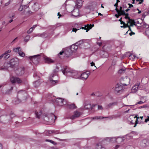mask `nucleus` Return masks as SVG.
<instances>
[{"mask_svg": "<svg viewBox=\"0 0 149 149\" xmlns=\"http://www.w3.org/2000/svg\"><path fill=\"white\" fill-rule=\"evenodd\" d=\"M63 74L66 76L72 77V78L79 79L80 77V73L77 71L71 70L68 68L66 67L63 70L62 69Z\"/></svg>", "mask_w": 149, "mask_h": 149, "instance_id": "obj_1", "label": "nucleus"}, {"mask_svg": "<svg viewBox=\"0 0 149 149\" xmlns=\"http://www.w3.org/2000/svg\"><path fill=\"white\" fill-rule=\"evenodd\" d=\"M18 62V59L15 58L12 59L9 62H5L4 65V67H1V70H7L11 71L15 68L16 64Z\"/></svg>", "mask_w": 149, "mask_h": 149, "instance_id": "obj_2", "label": "nucleus"}, {"mask_svg": "<svg viewBox=\"0 0 149 149\" xmlns=\"http://www.w3.org/2000/svg\"><path fill=\"white\" fill-rule=\"evenodd\" d=\"M59 66H60V64H58L56 66V69L53 70V73L51 74L49 77L48 81L52 86H54L57 84L58 82V80H56V79L54 78V77L58 78L56 73L58 71L59 68Z\"/></svg>", "mask_w": 149, "mask_h": 149, "instance_id": "obj_3", "label": "nucleus"}, {"mask_svg": "<svg viewBox=\"0 0 149 149\" xmlns=\"http://www.w3.org/2000/svg\"><path fill=\"white\" fill-rule=\"evenodd\" d=\"M40 55L41 54L33 56H26V57L29 58L34 64L37 65L38 63L40 60L42 59V57Z\"/></svg>", "mask_w": 149, "mask_h": 149, "instance_id": "obj_4", "label": "nucleus"}, {"mask_svg": "<svg viewBox=\"0 0 149 149\" xmlns=\"http://www.w3.org/2000/svg\"><path fill=\"white\" fill-rule=\"evenodd\" d=\"M44 120L47 122L51 123L54 122V120L56 119L57 117L54 114L52 113L49 114L47 115H45Z\"/></svg>", "mask_w": 149, "mask_h": 149, "instance_id": "obj_5", "label": "nucleus"}, {"mask_svg": "<svg viewBox=\"0 0 149 149\" xmlns=\"http://www.w3.org/2000/svg\"><path fill=\"white\" fill-rule=\"evenodd\" d=\"M123 91V87L122 85L118 84L116 86L114 89V92L115 94L119 95L122 93Z\"/></svg>", "mask_w": 149, "mask_h": 149, "instance_id": "obj_6", "label": "nucleus"}, {"mask_svg": "<svg viewBox=\"0 0 149 149\" xmlns=\"http://www.w3.org/2000/svg\"><path fill=\"white\" fill-rule=\"evenodd\" d=\"M15 72L18 76H21L24 73V68L23 67H18L15 70Z\"/></svg>", "mask_w": 149, "mask_h": 149, "instance_id": "obj_7", "label": "nucleus"}, {"mask_svg": "<svg viewBox=\"0 0 149 149\" xmlns=\"http://www.w3.org/2000/svg\"><path fill=\"white\" fill-rule=\"evenodd\" d=\"M17 96L21 97L23 100H26L27 98V94L25 91L21 90L18 92Z\"/></svg>", "mask_w": 149, "mask_h": 149, "instance_id": "obj_8", "label": "nucleus"}, {"mask_svg": "<svg viewBox=\"0 0 149 149\" xmlns=\"http://www.w3.org/2000/svg\"><path fill=\"white\" fill-rule=\"evenodd\" d=\"M130 79L127 77L121 78L120 79V84L124 86H126L129 84Z\"/></svg>", "mask_w": 149, "mask_h": 149, "instance_id": "obj_9", "label": "nucleus"}, {"mask_svg": "<svg viewBox=\"0 0 149 149\" xmlns=\"http://www.w3.org/2000/svg\"><path fill=\"white\" fill-rule=\"evenodd\" d=\"M55 103L58 105L62 106L66 104V102L62 98H58L56 99Z\"/></svg>", "mask_w": 149, "mask_h": 149, "instance_id": "obj_10", "label": "nucleus"}, {"mask_svg": "<svg viewBox=\"0 0 149 149\" xmlns=\"http://www.w3.org/2000/svg\"><path fill=\"white\" fill-rule=\"evenodd\" d=\"M10 80L12 84L15 83L20 84L22 82V80L19 78L17 77H15L13 76L10 78Z\"/></svg>", "mask_w": 149, "mask_h": 149, "instance_id": "obj_11", "label": "nucleus"}, {"mask_svg": "<svg viewBox=\"0 0 149 149\" xmlns=\"http://www.w3.org/2000/svg\"><path fill=\"white\" fill-rule=\"evenodd\" d=\"M41 57H42V59H44L45 62L47 63H51L54 62V61L50 58L47 57L44 55L43 54L41 53Z\"/></svg>", "mask_w": 149, "mask_h": 149, "instance_id": "obj_12", "label": "nucleus"}, {"mask_svg": "<svg viewBox=\"0 0 149 149\" xmlns=\"http://www.w3.org/2000/svg\"><path fill=\"white\" fill-rule=\"evenodd\" d=\"M49 36V34L47 32H45L42 33H40L36 34L34 37L38 36L43 38H47Z\"/></svg>", "mask_w": 149, "mask_h": 149, "instance_id": "obj_13", "label": "nucleus"}, {"mask_svg": "<svg viewBox=\"0 0 149 149\" xmlns=\"http://www.w3.org/2000/svg\"><path fill=\"white\" fill-rule=\"evenodd\" d=\"M81 114V113L77 111H74L73 115L70 117V118L72 119H74L79 117Z\"/></svg>", "mask_w": 149, "mask_h": 149, "instance_id": "obj_14", "label": "nucleus"}, {"mask_svg": "<svg viewBox=\"0 0 149 149\" xmlns=\"http://www.w3.org/2000/svg\"><path fill=\"white\" fill-rule=\"evenodd\" d=\"M89 73H87L86 72H84L81 74L80 73V77L79 79L83 80H86L88 77Z\"/></svg>", "mask_w": 149, "mask_h": 149, "instance_id": "obj_15", "label": "nucleus"}, {"mask_svg": "<svg viewBox=\"0 0 149 149\" xmlns=\"http://www.w3.org/2000/svg\"><path fill=\"white\" fill-rule=\"evenodd\" d=\"M64 52V56L67 57H69L72 53L71 49H70L69 47H68L66 49Z\"/></svg>", "mask_w": 149, "mask_h": 149, "instance_id": "obj_16", "label": "nucleus"}, {"mask_svg": "<svg viewBox=\"0 0 149 149\" xmlns=\"http://www.w3.org/2000/svg\"><path fill=\"white\" fill-rule=\"evenodd\" d=\"M40 5L38 3H35L32 6V8L35 11L38 10L40 8Z\"/></svg>", "mask_w": 149, "mask_h": 149, "instance_id": "obj_17", "label": "nucleus"}, {"mask_svg": "<svg viewBox=\"0 0 149 149\" xmlns=\"http://www.w3.org/2000/svg\"><path fill=\"white\" fill-rule=\"evenodd\" d=\"M100 55L103 58H107L108 56L107 53L106 52L103 50L98 51Z\"/></svg>", "mask_w": 149, "mask_h": 149, "instance_id": "obj_18", "label": "nucleus"}, {"mask_svg": "<svg viewBox=\"0 0 149 149\" xmlns=\"http://www.w3.org/2000/svg\"><path fill=\"white\" fill-rule=\"evenodd\" d=\"M72 15L75 17H77V16H79V10L78 9V8H77V9H74L72 11Z\"/></svg>", "mask_w": 149, "mask_h": 149, "instance_id": "obj_19", "label": "nucleus"}, {"mask_svg": "<svg viewBox=\"0 0 149 149\" xmlns=\"http://www.w3.org/2000/svg\"><path fill=\"white\" fill-rule=\"evenodd\" d=\"M140 88L139 86V84H137L135 85L132 88V91L133 93H136L137 91Z\"/></svg>", "mask_w": 149, "mask_h": 149, "instance_id": "obj_20", "label": "nucleus"}, {"mask_svg": "<svg viewBox=\"0 0 149 149\" xmlns=\"http://www.w3.org/2000/svg\"><path fill=\"white\" fill-rule=\"evenodd\" d=\"M116 104V102H113L107 104L105 107L106 109H112L115 105Z\"/></svg>", "mask_w": 149, "mask_h": 149, "instance_id": "obj_21", "label": "nucleus"}, {"mask_svg": "<svg viewBox=\"0 0 149 149\" xmlns=\"http://www.w3.org/2000/svg\"><path fill=\"white\" fill-rule=\"evenodd\" d=\"M149 144L148 141L146 139L143 140L140 143V145L142 147H145Z\"/></svg>", "mask_w": 149, "mask_h": 149, "instance_id": "obj_22", "label": "nucleus"}, {"mask_svg": "<svg viewBox=\"0 0 149 149\" xmlns=\"http://www.w3.org/2000/svg\"><path fill=\"white\" fill-rule=\"evenodd\" d=\"M1 120H3V121L5 123H8L10 121L9 116L8 115L2 116Z\"/></svg>", "mask_w": 149, "mask_h": 149, "instance_id": "obj_23", "label": "nucleus"}, {"mask_svg": "<svg viewBox=\"0 0 149 149\" xmlns=\"http://www.w3.org/2000/svg\"><path fill=\"white\" fill-rule=\"evenodd\" d=\"M92 26H91V24L90 25H89L88 24H87L84 27H80L79 28V29H84L85 30H86V32H87L88 31H89L90 29H91L92 28Z\"/></svg>", "mask_w": 149, "mask_h": 149, "instance_id": "obj_24", "label": "nucleus"}, {"mask_svg": "<svg viewBox=\"0 0 149 149\" xmlns=\"http://www.w3.org/2000/svg\"><path fill=\"white\" fill-rule=\"evenodd\" d=\"M78 47L77 45L76 44H73L71 46L70 49H71V51L73 53L76 51V50L78 49Z\"/></svg>", "mask_w": 149, "mask_h": 149, "instance_id": "obj_25", "label": "nucleus"}, {"mask_svg": "<svg viewBox=\"0 0 149 149\" xmlns=\"http://www.w3.org/2000/svg\"><path fill=\"white\" fill-rule=\"evenodd\" d=\"M42 82V81H41L40 80H38L33 82V85L35 87L37 88L40 85Z\"/></svg>", "mask_w": 149, "mask_h": 149, "instance_id": "obj_26", "label": "nucleus"}, {"mask_svg": "<svg viewBox=\"0 0 149 149\" xmlns=\"http://www.w3.org/2000/svg\"><path fill=\"white\" fill-rule=\"evenodd\" d=\"M82 0H77L76 1V4L77 6V8H79L82 5Z\"/></svg>", "mask_w": 149, "mask_h": 149, "instance_id": "obj_27", "label": "nucleus"}, {"mask_svg": "<svg viewBox=\"0 0 149 149\" xmlns=\"http://www.w3.org/2000/svg\"><path fill=\"white\" fill-rule=\"evenodd\" d=\"M131 134H134L135 135H137L138 134V133L137 132L135 131H132L130 133L128 134L125 136L126 138H127V137H131L132 136Z\"/></svg>", "mask_w": 149, "mask_h": 149, "instance_id": "obj_28", "label": "nucleus"}, {"mask_svg": "<svg viewBox=\"0 0 149 149\" xmlns=\"http://www.w3.org/2000/svg\"><path fill=\"white\" fill-rule=\"evenodd\" d=\"M35 114L36 117L38 118H39L42 114V113L41 111H36Z\"/></svg>", "mask_w": 149, "mask_h": 149, "instance_id": "obj_29", "label": "nucleus"}, {"mask_svg": "<svg viewBox=\"0 0 149 149\" xmlns=\"http://www.w3.org/2000/svg\"><path fill=\"white\" fill-rule=\"evenodd\" d=\"M92 109V107L91 106V105L90 104H85L84 106V109Z\"/></svg>", "mask_w": 149, "mask_h": 149, "instance_id": "obj_30", "label": "nucleus"}, {"mask_svg": "<svg viewBox=\"0 0 149 149\" xmlns=\"http://www.w3.org/2000/svg\"><path fill=\"white\" fill-rule=\"evenodd\" d=\"M96 149H105V148L103 147L99 143H98L96 145Z\"/></svg>", "mask_w": 149, "mask_h": 149, "instance_id": "obj_31", "label": "nucleus"}, {"mask_svg": "<svg viewBox=\"0 0 149 149\" xmlns=\"http://www.w3.org/2000/svg\"><path fill=\"white\" fill-rule=\"evenodd\" d=\"M67 107L70 109H73L76 107L75 105L74 104H68Z\"/></svg>", "mask_w": 149, "mask_h": 149, "instance_id": "obj_32", "label": "nucleus"}, {"mask_svg": "<svg viewBox=\"0 0 149 149\" xmlns=\"http://www.w3.org/2000/svg\"><path fill=\"white\" fill-rule=\"evenodd\" d=\"M21 48L19 47H18L14 49V51L16 53H19L21 51Z\"/></svg>", "mask_w": 149, "mask_h": 149, "instance_id": "obj_33", "label": "nucleus"}, {"mask_svg": "<svg viewBox=\"0 0 149 149\" xmlns=\"http://www.w3.org/2000/svg\"><path fill=\"white\" fill-rule=\"evenodd\" d=\"M118 15L119 16H121V15H125V13L124 10H122L121 11H118V12H117Z\"/></svg>", "mask_w": 149, "mask_h": 149, "instance_id": "obj_34", "label": "nucleus"}, {"mask_svg": "<svg viewBox=\"0 0 149 149\" xmlns=\"http://www.w3.org/2000/svg\"><path fill=\"white\" fill-rule=\"evenodd\" d=\"M125 71V68H123L120 69L118 70V72L119 73L121 74L124 73Z\"/></svg>", "mask_w": 149, "mask_h": 149, "instance_id": "obj_35", "label": "nucleus"}, {"mask_svg": "<svg viewBox=\"0 0 149 149\" xmlns=\"http://www.w3.org/2000/svg\"><path fill=\"white\" fill-rule=\"evenodd\" d=\"M120 23L121 24H123V26H121V27H123L124 28H125L127 27L128 26H129V25L127 24H126L125 23V22L122 21H121L120 22Z\"/></svg>", "mask_w": 149, "mask_h": 149, "instance_id": "obj_36", "label": "nucleus"}, {"mask_svg": "<svg viewBox=\"0 0 149 149\" xmlns=\"http://www.w3.org/2000/svg\"><path fill=\"white\" fill-rule=\"evenodd\" d=\"M13 102L15 104H18L21 102V100L18 99H16L13 100Z\"/></svg>", "mask_w": 149, "mask_h": 149, "instance_id": "obj_37", "label": "nucleus"}, {"mask_svg": "<svg viewBox=\"0 0 149 149\" xmlns=\"http://www.w3.org/2000/svg\"><path fill=\"white\" fill-rule=\"evenodd\" d=\"M9 116V119H12L13 118L15 117V115L13 112H11L10 113V116Z\"/></svg>", "mask_w": 149, "mask_h": 149, "instance_id": "obj_38", "label": "nucleus"}, {"mask_svg": "<svg viewBox=\"0 0 149 149\" xmlns=\"http://www.w3.org/2000/svg\"><path fill=\"white\" fill-rule=\"evenodd\" d=\"M134 119L136 118V120L135 121V124L134 126V127H136V124H137L138 123V118H139V117H138L137 116H136L134 117Z\"/></svg>", "mask_w": 149, "mask_h": 149, "instance_id": "obj_39", "label": "nucleus"}, {"mask_svg": "<svg viewBox=\"0 0 149 149\" xmlns=\"http://www.w3.org/2000/svg\"><path fill=\"white\" fill-rule=\"evenodd\" d=\"M83 40H79L77 42L75 43V44L77 45V46H78V45H79L81 44H83Z\"/></svg>", "mask_w": 149, "mask_h": 149, "instance_id": "obj_40", "label": "nucleus"}, {"mask_svg": "<svg viewBox=\"0 0 149 149\" xmlns=\"http://www.w3.org/2000/svg\"><path fill=\"white\" fill-rule=\"evenodd\" d=\"M30 39V36L29 35L26 36L24 38V41L25 42H28Z\"/></svg>", "mask_w": 149, "mask_h": 149, "instance_id": "obj_41", "label": "nucleus"}, {"mask_svg": "<svg viewBox=\"0 0 149 149\" xmlns=\"http://www.w3.org/2000/svg\"><path fill=\"white\" fill-rule=\"evenodd\" d=\"M13 87L11 86L10 89H8L6 91V94H10L11 92V91L13 90Z\"/></svg>", "mask_w": 149, "mask_h": 149, "instance_id": "obj_42", "label": "nucleus"}, {"mask_svg": "<svg viewBox=\"0 0 149 149\" xmlns=\"http://www.w3.org/2000/svg\"><path fill=\"white\" fill-rule=\"evenodd\" d=\"M18 54L20 56L22 57H24L25 56V53L21 51L19 52Z\"/></svg>", "mask_w": 149, "mask_h": 149, "instance_id": "obj_43", "label": "nucleus"}, {"mask_svg": "<svg viewBox=\"0 0 149 149\" xmlns=\"http://www.w3.org/2000/svg\"><path fill=\"white\" fill-rule=\"evenodd\" d=\"M102 118H108V119L110 120H112L113 118V115L111 116H109L108 117H102Z\"/></svg>", "mask_w": 149, "mask_h": 149, "instance_id": "obj_44", "label": "nucleus"}, {"mask_svg": "<svg viewBox=\"0 0 149 149\" xmlns=\"http://www.w3.org/2000/svg\"><path fill=\"white\" fill-rule=\"evenodd\" d=\"M22 6L23 7V10L24 11L26 9L29 7V6H28L27 5H23V6ZM24 12H22V13L21 14L22 15H23V14H24Z\"/></svg>", "mask_w": 149, "mask_h": 149, "instance_id": "obj_45", "label": "nucleus"}, {"mask_svg": "<svg viewBox=\"0 0 149 149\" xmlns=\"http://www.w3.org/2000/svg\"><path fill=\"white\" fill-rule=\"evenodd\" d=\"M127 22L128 23H132V24H133L134 25L136 26V22H135L134 19H132V20L130 21L129 22L127 21Z\"/></svg>", "mask_w": 149, "mask_h": 149, "instance_id": "obj_46", "label": "nucleus"}, {"mask_svg": "<svg viewBox=\"0 0 149 149\" xmlns=\"http://www.w3.org/2000/svg\"><path fill=\"white\" fill-rule=\"evenodd\" d=\"M53 134H60L59 132V131L58 130H52Z\"/></svg>", "mask_w": 149, "mask_h": 149, "instance_id": "obj_47", "label": "nucleus"}, {"mask_svg": "<svg viewBox=\"0 0 149 149\" xmlns=\"http://www.w3.org/2000/svg\"><path fill=\"white\" fill-rule=\"evenodd\" d=\"M113 118L115 119L120 117V115L118 114L113 115Z\"/></svg>", "mask_w": 149, "mask_h": 149, "instance_id": "obj_48", "label": "nucleus"}, {"mask_svg": "<svg viewBox=\"0 0 149 149\" xmlns=\"http://www.w3.org/2000/svg\"><path fill=\"white\" fill-rule=\"evenodd\" d=\"M46 132L48 134H47V135H49V134H53L52 130H47Z\"/></svg>", "mask_w": 149, "mask_h": 149, "instance_id": "obj_49", "label": "nucleus"}, {"mask_svg": "<svg viewBox=\"0 0 149 149\" xmlns=\"http://www.w3.org/2000/svg\"><path fill=\"white\" fill-rule=\"evenodd\" d=\"M78 24L77 23L75 24L74 26H73V28H76V29H79V27L78 26Z\"/></svg>", "mask_w": 149, "mask_h": 149, "instance_id": "obj_50", "label": "nucleus"}, {"mask_svg": "<svg viewBox=\"0 0 149 149\" xmlns=\"http://www.w3.org/2000/svg\"><path fill=\"white\" fill-rule=\"evenodd\" d=\"M118 3H116L114 5V6H116V8L115 9V10H116L117 12H118L119 11V10L118 9L117 7H118Z\"/></svg>", "mask_w": 149, "mask_h": 149, "instance_id": "obj_51", "label": "nucleus"}, {"mask_svg": "<svg viewBox=\"0 0 149 149\" xmlns=\"http://www.w3.org/2000/svg\"><path fill=\"white\" fill-rule=\"evenodd\" d=\"M136 2H139L138 4H141L143 1V0H136Z\"/></svg>", "mask_w": 149, "mask_h": 149, "instance_id": "obj_52", "label": "nucleus"}, {"mask_svg": "<svg viewBox=\"0 0 149 149\" xmlns=\"http://www.w3.org/2000/svg\"><path fill=\"white\" fill-rule=\"evenodd\" d=\"M46 141H47L49 142L54 144H56V143H55L54 141H53L51 140H49V139H46Z\"/></svg>", "mask_w": 149, "mask_h": 149, "instance_id": "obj_53", "label": "nucleus"}, {"mask_svg": "<svg viewBox=\"0 0 149 149\" xmlns=\"http://www.w3.org/2000/svg\"><path fill=\"white\" fill-rule=\"evenodd\" d=\"M33 30L31 28L29 29L27 31V33L28 34H29L31 33L33 31Z\"/></svg>", "mask_w": 149, "mask_h": 149, "instance_id": "obj_54", "label": "nucleus"}, {"mask_svg": "<svg viewBox=\"0 0 149 149\" xmlns=\"http://www.w3.org/2000/svg\"><path fill=\"white\" fill-rule=\"evenodd\" d=\"M19 10L21 11L23 10V7L21 5L19 9Z\"/></svg>", "mask_w": 149, "mask_h": 149, "instance_id": "obj_55", "label": "nucleus"}, {"mask_svg": "<svg viewBox=\"0 0 149 149\" xmlns=\"http://www.w3.org/2000/svg\"><path fill=\"white\" fill-rule=\"evenodd\" d=\"M102 119V117H101L100 116V117L96 116V117H93V119Z\"/></svg>", "mask_w": 149, "mask_h": 149, "instance_id": "obj_56", "label": "nucleus"}, {"mask_svg": "<svg viewBox=\"0 0 149 149\" xmlns=\"http://www.w3.org/2000/svg\"><path fill=\"white\" fill-rule=\"evenodd\" d=\"M96 94H97V92L95 93V94L94 93H93L91 94V95L92 96H100L101 95H97Z\"/></svg>", "mask_w": 149, "mask_h": 149, "instance_id": "obj_57", "label": "nucleus"}, {"mask_svg": "<svg viewBox=\"0 0 149 149\" xmlns=\"http://www.w3.org/2000/svg\"><path fill=\"white\" fill-rule=\"evenodd\" d=\"M118 138V137H112V138H110V139L111 140V139H114V141L115 142H117V141H116V140L117 138Z\"/></svg>", "mask_w": 149, "mask_h": 149, "instance_id": "obj_58", "label": "nucleus"}, {"mask_svg": "<svg viewBox=\"0 0 149 149\" xmlns=\"http://www.w3.org/2000/svg\"><path fill=\"white\" fill-rule=\"evenodd\" d=\"M136 23L137 24H140V25H139L140 26H143V24H142L143 23H140V22H139V21H136Z\"/></svg>", "mask_w": 149, "mask_h": 149, "instance_id": "obj_59", "label": "nucleus"}, {"mask_svg": "<svg viewBox=\"0 0 149 149\" xmlns=\"http://www.w3.org/2000/svg\"><path fill=\"white\" fill-rule=\"evenodd\" d=\"M79 29H76V28H73L72 29V31L73 32H74L75 33H76V32L77 31V30H79Z\"/></svg>", "mask_w": 149, "mask_h": 149, "instance_id": "obj_60", "label": "nucleus"}, {"mask_svg": "<svg viewBox=\"0 0 149 149\" xmlns=\"http://www.w3.org/2000/svg\"><path fill=\"white\" fill-rule=\"evenodd\" d=\"M103 107L101 105H98V110H102L103 109Z\"/></svg>", "mask_w": 149, "mask_h": 149, "instance_id": "obj_61", "label": "nucleus"}, {"mask_svg": "<svg viewBox=\"0 0 149 149\" xmlns=\"http://www.w3.org/2000/svg\"><path fill=\"white\" fill-rule=\"evenodd\" d=\"M11 51L10 50H8V51H6L4 53V54L5 55H6L7 54H8V53H10V52H11Z\"/></svg>", "mask_w": 149, "mask_h": 149, "instance_id": "obj_62", "label": "nucleus"}, {"mask_svg": "<svg viewBox=\"0 0 149 149\" xmlns=\"http://www.w3.org/2000/svg\"><path fill=\"white\" fill-rule=\"evenodd\" d=\"M5 55L6 56L4 57V58L5 59H7L10 57V55L9 54H7Z\"/></svg>", "mask_w": 149, "mask_h": 149, "instance_id": "obj_63", "label": "nucleus"}, {"mask_svg": "<svg viewBox=\"0 0 149 149\" xmlns=\"http://www.w3.org/2000/svg\"><path fill=\"white\" fill-rule=\"evenodd\" d=\"M125 18L126 19H129V21H130L132 20V19H130L129 16H125Z\"/></svg>", "mask_w": 149, "mask_h": 149, "instance_id": "obj_64", "label": "nucleus"}]
</instances>
